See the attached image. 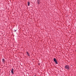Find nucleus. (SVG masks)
I'll use <instances>...</instances> for the list:
<instances>
[{
	"mask_svg": "<svg viewBox=\"0 0 76 76\" xmlns=\"http://www.w3.org/2000/svg\"><path fill=\"white\" fill-rule=\"evenodd\" d=\"M28 6H29L30 5V2H28Z\"/></svg>",
	"mask_w": 76,
	"mask_h": 76,
	"instance_id": "obj_6",
	"label": "nucleus"
},
{
	"mask_svg": "<svg viewBox=\"0 0 76 76\" xmlns=\"http://www.w3.org/2000/svg\"><path fill=\"white\" fill-rule=\"evenodd\" d=\"M38 65H39H39H40V64L39 63V64H38Z\"/></svg>",
	"mask_w": 76,
	"mask_h": 76,
	"instance_id": "obj_9",
	"label": "nucleus"
},
{
	"mask_svg": "<svg viewBox=\"0 0 76 76\" xmlns=\"http://www.w3.org/2000/svg\"><path fill=\"white\" fill-rule=\"evenodd\" d=\"M38 4H39L40 3V1L39 0H37Z\"/></svg>",
	"mask_w": 76,
	"mask_h": 76,
	"instance_id": "obj_4",
	"label": "nucleus"
},
{
	"mask_svg": "<svg viewBox=\"0 0 76 76\" xmlns=\"http://www.w3.org/2000/svg\"><path fill=\"white\" fill-rule=\"evenodd\" d=\"M65 68L67 70H69L70 68V67L69 65H66L65 66Z\"/></svg>",
	"mask_w": 76,
	"mask_h": 76,
	"instance_id": "obj_1",
	"label": "nucleus"
},
{
	"mask_svg": "<svg viewBox=\"0 0 76 76\" xmlns=\"http://www.w3.org/2000/svg\"><path fill=\"white\" fill-rule=\"evenodd\" d=\"M26 53H27V55H28V56H29L30 55H29V53H28V52H26Z\"/></svg>",
	"mask_w": 76,
	"mask_h": 76,
	"instance_id": "obj_5",
	"label": "nucleus"
},
{
	"mask_svg": "<svg viewBox=\"0 0 76 76\" xmlns=\"http://www.w3.org/2000/svg\"><path fill=\"white\" fill-rule=\"evenodd\" d=\"M14 32H16V30H14Z\"/></svg>",
	"mask_w": 76,
	"mask_h": 76,
	"instance_id": "obj_8",
	"label": "nucleus"
},
{
	"mask_svg": "<svg viewBox=\"0 0 76 76\" xmlns=\"http://www.w3.org/2000/svg\"><path fill=\"white\" fill-rule=\"evenodd\" d=\"M53 60L54 61H55L56 64H57L58 63L57 62V59H56V58H54Z\"/></svg>",
	"mask_w": 76,
	"mask_h": 76,
	"instance_id": "obj_2",
	"label": "nucleus"
},
{
	"mask_svg": "<svg viewBox=\"0 0 76 76\" xmlns=\"http://www.w3.org/2000/svg\"><path fill=\"white\" fill-rule=\"evenodd\" d=\"M34 76H35V75Z\"/></svg>",
	"mask_w": 76,
	"mask_h": 76,
	"instance_id": "obj_10",
	"label": "nucleus"
},
{
	"mask_svg": "<svg viewBox=\"0 0 76 76\" xmlns=\"http://www.w3.org/2000/svg\"><path fill=\"white\" fill-rule=\"evenodd\" d=\"M5 60L4 59H2V61L4 63V61H5Z\"/></svg>",
	"mask_w": 76,
	"mask_h": 76,
	"instance_id": "obj_7",
	"label": "nucleus"
},
{
	"mask_svg": "<svg viewBox=\"0 0 76 76\" xmlns=\"http://www.w3.org/2000/svg\"><path fill=\"white\" fill-rule=\"evenodd\" d=\"M11 73H12V74H14V73H13V69H12V70H11Z\"/></svg>",
	"mask_w": 76,
	"mask_h": 76,
	"instance_id": "obj_3",
	"label": "nucleus"
}]
</instances>
